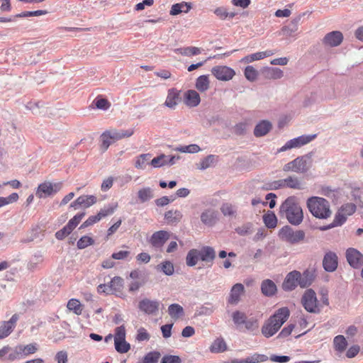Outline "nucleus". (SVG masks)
<instances>
[{"label":"nucleus","instance_id":"obj_1","mask_svg":"<svg viewBox=\"0 0 363 363\" xmlns=\"http://www.w3.org/2000/svg\"><path fill=\"white\" fill-rule=\"evenodd\" d=\"M290 311L287 307L279 308L274 315L270 316L262 327V333L266 337L276 334L281 325L287 320Z\"/></svg>","mask_w":363,"mask_h":363},{"label":"nucleus","instance_id":"obj_2","mask_svg":"<svg viewBox=\"0 0 363 363\" xmlns=\"http://www.w3.org/2000/svg\"><path fill=\"white\" fill-rule=\"evenodd\" d=\"M215 258L214 249L209 246H203L200 250H190L186 257V264L189 267H194L199 261H201L205 263L206 266L210 267L213 265Z\"/></svg>","mask_w":363,"mask_h":363},{"label":"nucleus","instance_id":"obj_3","mask_svg":"<svg viewBox=\"0 0 363 363\" xmlns=\"http://www.w3.org/2000/svg\"><path fill=\"white\" fill-rule=\"evenodd\" d=\"M279 213L292 225H298L303 219V210L293 196L287 198L281 205Z\"/></svg>","mask_w":363,"mask_h":363},{"label":"nucleus","instance_id":"obj_4","mask_svg":"<svg viewBox=\"0 0 363 363\" xmlns=\"http://www.w3.org/2000/svg\"><path fill=\"white\" fill-rule=\"evenodd\" d=\"M312 280V275L308 271L301 274L298 271L294 270L286 275L282 288L285 291H292L298 286L305 288L311 285Z\"/></svg>","mask_w":363,"mask_h":363},{"label":"nucleus","instance_id":"obj_5","mask_svg":"<svg viewBox=\"0 0 363 363\" xmlns=\"http://www.w3.org/2000/svg\"><path fill=\"white\" fill-rule=\"evenodd\" d=\"M306 204L311 213L315 218L327 219L331 216L330 203L325 199L312 196L308 199Z\"/></svg>","mask_w":363,"mask_h":363},{"label":"nucleus","instance_id":"obj_6","mask_svg":"<svg viewBox=\"0 0 363 363\" xmlns=\"http://www.w3.org/2000/svg\"><path fill=\"white\" fill-rule=\"evenodd\" d=\"M134 134V129L117 130L111 128L104 131L100 136L101 149L104 152L115 142L123 138H130Z\"/></svg>","mask_w":363,"mask_h":363},{"label":"nucleus","instance_id":"obj_7","mask_svg":"<svg viewBox=\"0 0 363 363\" xmlns=\"http://www.w3.org/2000/svg\"><path fill=\"white\" fill-rule=\"evenodd\" d=\"M279 238L281 241L290 244H296L302 241L305 238L303 230H294L291 227L286 225L281 228L279 232Z\"/></svg>","mask_w":363,"mask_h":363},{"label":"nucleus","instance_id":"obj_8","mask_svg":"<svg viewBox=\"0 0 363 363\" xmlns=\"http://www.w3.org/2000/svg\"><path fill=\"white\" fill-rule=\"evenodd\" d=\"M62 187V182L52 184L50 182H45L38 185L35 194L36 196L40 199L45 198L56 194L57 192L60 191Z\"/></svg>","mask_w":363,"mask_h":363},{"label":"nucleus","instance_id":"obj_9","mask_svg":"<svg viewBox=\"0 0 363 363\" xmlns=\"http://www.w3.org/2000/svg\"><path fill=\"white\" fill-rule=\"evenodd\" d=\"M301 303L304 308L310 313L319 312L318 302L315 291L312 289H307L302 298Z\"/></svg>","mask_w":363,"mask_h":363},{"label":"nucleus","instance_id":"obj_10","mask_svg":"<svg viewBox=\"0 0 363 363\" xmlns=\"http://www.w3.org/2000/svg\"><path fill=\"white\" fill-rule=\"evenodd\" d=\"M316 134L303 135L298 138L291 139L286 142V143L280 148L279 151L283 152L291 148L301 147V146L305 145L313 141L315 138H316Z\"/></svg>","mask_w":363,"mask_h":363},{"label":"nucleus","instance_id":"obj_11","mask_svg":"<svg viewBox=\"0 0 363 363\" xmlns=\"http://www.w3.org/2000/svg\"><path fill=\"white\" fill-rule=\"evenodd\" d=\"M308 169V166L307 160L304 157H298L293 161L286 164L284 167V171H292L296 173H305Z\"/></svg>","mask_w":363,"mask_h":363},{"label":"nucleus","instance_id":"obj_12","mask_svg":"<svg viewBox=\"0 0 363 363\" xmlns=\"http://www.w3.org/2000/svg\"><path fill=\"white\" fill-rule=\"evenodd\" d=\"M212 74L220 81H229L235 75L233 69L228 66H216L211 69Z\"/></svg>","mask_w":363,"mask_h":363},{"label":"nucleus","instance_id":"obj_13","mask_svg":"<svg viewBox=\"0 0 363 363\" xmlns=\"http://www.w3.org/2000/svg\"><path fill=\"white\" fill-rule=\"evenodd\" d=\"M18 320V315L13 314L9 320L4 321L0 326V340L8 337L13 330Z\"/></svg>","mask_w":363,"mask_h":363},{"label":"nucleus","instance_id":"obj_14","mask_svg":"<svg viewBox=\"0 0 363 363\" xmlns=\"http://www.w3.org/2000/svg\"><path fill=\"white\" fill-rule=\"evenodd\" d=\"M169 233L166 230H159L152 235L149 242L152 247L160 248L169 238Z\"/></svg>","mask_w":363,"mask_h":363},{"label":"nucleus","instance_id":"obj_15","mask_svg":"<svg viewBox=\"0 0 363 363\" xmlns=\"http://www.w3.org/2000/svg\"><path fill=\"white\" fill-rule=\"evenodd\" d=\"M346 257L348 263L354 268H359L363 264V255L354 248L347 250Z\"/></svg>","mask_w":363,"mask_h":363},{"label":"nucleus","instance_id":"obj_16","mask_svg":"<svg viewBox=\"0 0 363 363\" xmlns=\"http://www.w3.org/2000/svg\"><path fill=\"white\" fill-rule=\"evenodd\" d=\"M160 305V303L157 301L144 298L139 302L138 307L145 313L150 315L155 313L159 310Z\"/></svg>","mask_w":363,"mask_h":363},{"label":"nucleus","instance_id":"obj_17","mask_svg":"<svg viewBox=\"0 0 363 363\" xmlns=\"http://www.w3.org/2000/svg\"><path fill=\"white\" fill-rule=\"evenodd\" d=\"M96 197L93 195H84L79 196L70 204V207L77 209L79 206L88 208L96 203Z\"/></svg>","mask_w":363,"mask_h":363},{"label":"nucleus","instance_id":"obj_18","mask_svg":"<svg viewBox=\"0 0 363 363\" xmlns=\"http://www.w3.org/2000/svg\"><path fill=\"white\" fill-rule=\"evenodd\" d=\"M343 40L342 33L340 31H332L323 38L324 44L330 47H336L341 44Z\"/></svg>","mask_w":363,"mask_h":363},{"label":"nucleus","instance_id":"obj_19","mask_svg":"<svg viewBox=\"0 0 363 363\" xmlns=\"http://www.w3.org/2000/svg\"><path fill=\"white\" fill-rule=\"evenodd\" d=\"M304 15L305 13L299 14L298 16L293 18L287 26H284L281 28L283 33L287 36H293L298 30V24Z\"/></svg>","mask_w":363,"mask_h":363},{"label":"nucleus","instance_id":"obj_20","mask_svg":"<svg viewBox=\"0 0 363 363\" xmlns=\"http://www.w3.org/2000/svg\"><path fill=\"white\" fill-rule=\"evenodd\" d=\"M323 265L327 272L335 271L337 267V255L331 252L326 253L323 261Z\"/></svg>","mask_w":363,"mask_h":363},{"label":"nucleus","instance_id":"obj_21","mask_svg":"<svg viewBox=\"0 0 363 363\" xmlns=\"http://www.w3.org/2000/svg\"><path fill=\"white\" fill-rule=\"evenodd\" d=\"M243 293L244 286L242 284H235L230 290L228 303L233 305L237 304Z\"/></svg>","mask_w":363,"mask_h":363},{"label":"nucleus","instance_id":"obj_22","mask_svg":"<svg viewBox=\"0 0 363 363\" xmlns=\"http://www.w3.org/2000/svg\"><path fill=\"white\" fill-rule=\"evenodd\" d=\"M184 101L186 106L189 107L197 106L200 101V96L195 90H188L184 96Z\"/></svg>","mask_w":363,"mask_h":363},{"label":"nucleus","instance_id":"obj_23","mask_svg":"<svg viewBox=\"0 0 363 363\" xmlns=\"http://www.w3.org/2000/svg\"><path fill=\"white\" fill-rule=\"evenodd\" d=\"M274 54V52L270 50L263 52H258L244 57L241 60V62L244 63H250L254 61L262 60L265 57L272 56Z\"/></svg>","mask_w":363,"mask_h":363},{"label":"nucleus","instance_id":"obj_24","mask_svg":"<svg viewBox=\"0 0 363 363\" xmlns=\"http://www.w3.org/2000/svg\"><path fill=\"white\" fill-rule=\"evenodd\" d=\"M17 349L21 355V359L26 357L35 354L38 350V346L37 343H30L28 345H18Z\"/></svg>","mask_w":363,"mask_h":363},{"label":"nucleus","instance_id":"obj_25","mask_svg":"<svg viewBox=\"0 0 363 363\" xmlns=\"http://www.w3.org/2000/svg\"><path fill=\"white\" fill-rule=\"evenodd\" d=\"M262 74L267 79H279L284 76V72L277 67H266L262 70Z\"/></svg>","mask_w":363,"mask_h":363},{"label":"nucleus","instance_id":"obj_26","mask_svg":"<svg viewBox=\"0 0 363 363\" xmlns=\"http://www.w3.org/2000/svg\"><path fill=\"white\" fill-rule=\"evenodd\" d=\"M191 9V4L190 3L182 1L173 4L169 11V14L171 16H177L182 12L188 13Z\"/></svg>","mask_w":363,"mask_h":363},{"label":"nucleus","instance_id":"obj_27","mask_svg":"<svg viewBox=\"0 0 363 363\" xmlns=\"http://www.w3.org/2000/svg\"><path fill=\"white\" fill-rule=\"evenodd\" d=\"M179 99V91L176 89H171L168 91L164 104L170 108H174L177 105Z\"/></svg>","mask_w":363,"mask_h":363},{"label":"nucleus","instance_id":"obj_28","mask_svg":"<svg viewBox=\"0 0 363 363\" xmlns=\"http://www.w3.org/2000/svg\"><path fill=\"white\" fill-rule=\"evenodd\" d=\"M108 288L113 294L118 296L122 293L123 279L120 277H113L108 284Z\"/></svg>","mask_w":363,"mask_h":363},{"label":"nucleus","instance_id":"obj_29","mask_svg":"<svg viewBox=\"0 0 363 363\" xmlns=\"http://www.w3.org/2000/svg\"><path fill=\"white\" fill-rule=\"evenodd\" d=\"M182 213L178 210H169L164 214V219L168 224L179 223L182 218Z\"/></svg>","mask_w":363,"mask_h":363},{"label":"nucleus","instance_id":"obj_30","mask_svg":"<svg viewBox=\"0 0 363 363\" xmlns=\"http://www.w3.org/2000/svg\"><path fill=\"white\" fill-rule=\"evenodd\" d=\"M272 128V124L267 121H262L255 128L254 134L257 137L265 135Z\"/></svg>","mask_w":363,"mask_h":363},{"label":"nucleus","instance_id":"obj_31","mask_svg":"<svg viewBox=\"0 0 363 363\" xmlns=\"http://www.w3.org/2000/svg\"><path fill=\"white\" fill-rule=\"evenodd\" d=\"M174 52L183 56L191 57L201 54V49L199 48L190 46L177 48L174 50Z\"/></svg>","mask_w":363,"mask_h":363},{"label":"nucleus","instance_id":"obj_32","mask_svg":"<svg viewBox=\"0 0 363 363\" xmlns=\"http://www.w3.org/2000/svg\"><path fill=\"white\" fill-rule=\"evenodd\" d=\"M262 292L267 296L274 295L277 291L275 284L270 279H266L262 281L261 286Z\"/></svg>","mask_w":363,"mask_h":363},{"label":"nucleus","instance_id":"obj_33","mask_svg":"<svg viewBox=\"0 0 363 363\" xmlns=\"http://www.w3.org/2000/svg\"><path fill=\"white\" fill-rule=\"evenodd\" d=\"M333 346L338 353L342 354L347 348V342L343 335H339L335 337Z\"/></svg>","mask_w":363,"mask_h":363},{"label":"nucleus","instance_id":"obj_34","mask_svg":"<svg viewBox=\"0 0 363 363\" xmlns=\"http://www.w3.org/2000/svg\"><path fill=\"white\" fill-rule=\"evenodd\" d=\"M168 313L174 320H177L184 315L183 308L178 303L171 304L168 307Z\"/></svg>","mask_w":363,"mask_h":363},{"label":"nucleus","instance_id":"obj_35","mask_svg":"<svg viewBox=\"0 0 363 363\" xmlns=\"http://www.w3.org/2000/svg\"><path fill=\"white\" fill-rule=\"evenodd\" d=\"M347 220V216L340 210L335 214L334 220L331 224L321 228V230H328L334 227L342 225Z\"/></svg>","mask_w":363,"mask_h":363},{"label":"nucleus","instance_id":"obj_36","mask_svg":"<svg viewBox=\"0 0 363 363\" xmlns=\"http://www.w3.org/2000/svg\"><path fill=\"white\" fill-rule=\"evenodd\" d=\"M227 350V345L223 338H217L211 344L210 351L213 353L223 352Z\"/></svg>","mask_w":363,"mask_h":363},{"label":"nucleus","instance_id":"obj_37","mask_svg":"<svg viewBox=\"0 0 363 363\" xmlns=\"http://www.w3.org/2000/svg\"><path fill=\"white\" fill-rule=\"evenodd\" d=\"M67 307L69 311H73L76 315H81L83 311V306L79 301L76 298H71L67 304Z\"/></svg>","mask_w":363,"mask_h":363},{"label":"nucleus","instance_id":"obj_38","mask_svg":"<svg viewBox=\"0 0 363 363\" xmlns=\"http://www.w3.org/2000/svg\"><path fill=\"white\" fill-rule=\"evenodd\" d=\"M286 188L294 189H303V184L302 182L294 176H289L285 179Z\"/></svg>","mask_w":363,"mask_h":363},{"label":"nucleus","instance_id":"obj_39","mask_svg":"<svg viewBox=\"0 0 363 363\" xmlns=\"http://www.w3.org/2000/svg\"><path fill=\"white\" fill-rule=\"evenodd\" d=\"M214 13L220 19L225 20L227 18H233L235 16V12H228L225 7H218L214 10Z\"/></svg>","mask_w":363,"mask_h":363},{"label":"nucleus","instance_id":"obj_40","mask_svg":"<svg viewBox=\"0 0 363 363\" xmlns=\"http://www.w3.org/2000/svg\"><path fill=\"white\" fill-rule=\"evenodd\" d=\"M196 88L200 91H205L209 88V80L207 75H201L197 78Z\"/></svg>","mask_w":363,"mask_h":363},{"label":"nucleus","instance_id":"obj_41","mask_svg":"<svg viewBox=\"0 0 363 363\" xmlns=\"http://www.w3.org/2000/svg\"><path fill=\"white\" fill-rule=\"evenodd\" d=\"M233 323L236 325H240L245 323L247 320V315L244 312L240 311H235L233 312L231 315Z\"/></svg>","mask_w":363,"mask_h":363},{"label":"nucleus","instance_id":"obj_42","mask_svg":"<svg viewBox=\"0 0 363 363\" xmlns=\"http://www.w3.org/2000/svg\"><path fill=\"white\" fill-rule=\"evenodd\" d=\"M150 157H151V155L149 153L142 154V155H139L135 160V168L144 169L146 167L148 160L150 159Z\"/></svg>","mask_w":363,"mask_h":363},{"label":"nucleus","instance_id":"obj_43","mask_svg":"<svg viewBox=\"0 0 363 363\" xmlns=\"http://www.w3.org/2000/svg\"><path fill=\"white\" fill-rule=\"evenodd\" d=\"M117 207H118V204L114 203V204H109L108 206H104L103 208H101V210L98 213L101 219H102L103 218H105L108 216L112 215L116 210Z\"/></svg>","mask_w":363,"mask_h":363},{"label":"nucleus","instance_id":"obj_44","mask_svg":"<svg viewBox=\"0 0 363 363\" xmlns=\"http://www.w3.org/2000/svg\"><path fill=\"white\" fill-rule=\"evenodd\" d=\"M138 198L141 202H145L153 197L152 191L150 188H143L138 191Z\"/></svg>","mask_w":363,"mask_h":363},{"label":"nucleus","instance_id":"obj_45","mask_svg":"<svg viewBox=\"0 0 363 363\" xmlns=\"http://www.w3.org/2000/svg\"><path fill=\"white\" fill-rule=\"evenodd\" d=\"M244 74L247 80L255 82L257 79L258 72L252 66L249 65L245 67Z\"/></svg>","mask_w":363,"mask_h":363},{"label":"nucleus","instance_id":"obj_46","mask_svg":"<svg viewBox=\"0 0 363 363\" xmlns=\"http://www.w3.org/2000/svg\"><path fill=\"white\" fill-rule=\"evenodd\" d=\"M265 225L269 228H274L277 226V219L274 213H268L263 216Z\"/></svg>","mask_w":363,"mask_h":363},{"label":"nucleus","instance_id":"obj_47","mask_svg":"<svg viewBox=\"0 0 363 363\" xmlns=\"http://www.w3.org/2000/svg\"><path fill=\"white\" fill-rule=\"evenodd\" d=\"M115 348L118 352L125 353L130 350V344L124 340H114Z\"/></svg>","mask_w":363,"mask_h":363},{"label":"nucleus","instance_id":"obj_48","mask_svg":"<svg viewBox=\"0 0 363 363\" xmlns=\"http://www.w3.org/2000/svg\"><path fill=\"white\" fill-rule=\"evenodd\" d=\"M94 243V240L92 238L84 235L82 236L77 243V247L79 249H84L88 246L92 245Z\"/></svg>","mask_w":363,"mask_h":363},{"label":"nucleus","instance_id":"obj_49","mask_svg":"<svg viewBox=\"0 0 363 363\" xmlns=\"http://www.w3.org/2000/svg\"><path fill=\"white\" fill-rule=\"evenodd\" d=\"M84 216L85 213H80L75 215L72 219L69 220L66 225L72 231L81 222Z\"/></svg>","mask_w":363,"mask_h":363},{"label":"nucleus","instance_id":"obj_50","mask_svg":"<svg viewBox=\"0 0 363 363\" xmlns=\"http://www.w3.org/2000/svg\"><path fill=\"white\" fill-rule=\"evenodd\" d=\"M158 267H160L161 270L164 272V274L168 276L173 274L174 272V265L169 261H164L162 262L161 264L159 265Z\"/></svg>","mask_w":363,"mask_h":363},{"label":"nucleus","instance_id":"obj_51","mask_svg":"<svg viewBox=\"0 0 363 363\" xmlns=\"http://www.w3.org/2000/svg\"><path fill=\"white\" fill-rule=\"evenodd\" d=\"M48 13L46 10H37L33 11H24L21 13L16 14L15 16L16 18H25L30 16H39L42 15H45Z\"/></svg>","mask_w":363,"mask_h":363},{"label":"nucleus","instance_id":"obj_52","mask_svg":"<svg viewBox=\"0 0 363 363\" xmlns=\"http://www.w3.org/2000/svg\"><path fill=\"white\" fill-rule=\"evenodd\" d=\"M160 357V352H150L144 357L143 363H157Z\"/></svg>","mask_w":363,"mask_h":363},{"label":"nucleus","instance_id":"obj_53","mask_svg":"<svg viewBox=\"0 0 363 363\" xmlns=\"http://www.w3.org/2000/svg\"><path fill=\"white\" fill-rule=\"evenodd\" d=\"M215 155H208L200 162L199 168L200 169H206L208 168L215 162Z\"/></svg>","mask_w":363,"mask_h":363},{"label":"nucleus","instance_id":"obj_54","mask_svg":"<svg viewBox=\"0 0 363 363\" xmlns=\"http://www.w3.org/2000/svg\"><path fill=\"white\" fill-rule=\"evenodd\" d=\"M177 150L181 152L196 153L201 150V148L196 144H191L189 145L181 146L177 147Z\"/></svg>","mask_w":363,"mask_h":363},{"label":"nucleus","instance_id":"obj_55","mask_svg":"<svg viewBox=\"0 0 363 363\" xmlns=\"http://www.w3.org/2000/svg\"><path fill=\"white\" fill-rule=\"evenodd\" d=\"M18 199V195L17 193H13L8 197H0V208L13 202H16Z\"/></svg>","mask_w":363,"mask_h":363},{"label":"nucleus","instance_id":"obj_56","mask_svg":"<svg viewBox=\"0 0 363 363\" xmlns=\"http://www.w3.org/2000/svg\"><path fill=\"white\" fill-rule=\"evenodd\" d=\"M101 220V219L99 213H97L95 216H91L81 225L79 228H87V227L92 225L94 223L99 222Z\"/></svg>","mask_w":363,"mask_h":363},{"label":"nucleus","instance_id":"obj_57","mask_svg":"<svg viewBox=\"0 0 363 363\" xmlns=\"http://www.w3.org/2000/svg\"><path fill=\"white\" fill-rule=\"evenodd\" d=\"M268 186H269L267 187V189H271V190H277L279 189L286 188V180H285V179H284L274 181V182L269 183L268 184Z\"/></svg>","mask_w":363,"mask_h":363},{"label":"nucleus","instance_id":"obj_58","mask_svg":"<svg viewBox=\"0 0 363 363\" xmlns=\"http://www.w3.org/2000/svg\"><path fill=\"white\" fill-rule=\"evenodd\" d=\"M220 211L225 216H233L235 212L234 206L229 203H223Z\"/></svg>","mask_w":363,"mask_h":363},{"label":"nucleus","instance_id":"obj_59","mask_svg":"<svg viewBox=\"0 0 363 363\" xmlns=\"http://www.w3.org/2000/svg\"><path fill=\"white\" fill-rule=\"evenodd\" d=\"M72 231L68 228L67 225L64 226L61 230H58L55 233V238L57 240H62L67 235H69Z\"/></svg>","mask_w":363,"mask_h":363},{"label":"nucleus","instance_id":"obj_60","mask_svg":"<svg viewBox=\"0 0 363 363\" xmlns=\"http://www.w3.org/2000/svg\"><path fill=\"white\" fill-rule=\"evenodd\" d=\"M125 339V328L123 325L117 327L115 330L114 340H124Z\"/></svg>","mask_w":363,"mask_h":363},{"label":"nucleus","instance_id":"obj_61","mask_svg":"<svg viewBox=\"0 0 363 363\" xmlns=\"http://www.w3.org/2000/svg\"><path fill=\"white\" fill-rule=\"evenodd\" d=\"M96 106L99 109L107 110L111 106L110 102L106 99H96Z\"/></svg>","mask_w":363,"mask_h":363},{"label":"nucleus","instance_id":"obj_62","mask_svg":"<svg viewBox=\"0 0 363 363\" xmlns=\"http://www.w3.org/2000/svg\"><path fill=\"white\" fill-rule=\"evenodd\" d=\"M130 255V252L128 250H120L112 254V259H126Z\"/></svg>","mask_w":363,"mask_h":363},{"label":"nucleus","instance_id":"obj_63","mask_svg":"<svg viewBox=\"0 0 363 363\" xmlns=\"http://www.w3.org/2000/svg\"><path fill=\"white\" fill-rule=\"evenodd\" d=\"M55 360L57 363H67L68 355L66 351H60L55 355Z\"/></svg>","mask_w":363,"mask_h":363},{"label":"nucleus","instance_id":"obj_64","mask_svg":"<svg viewBox=\"0 0 363 363\" xmlns=\"http://www.w3.org/2000/svg\"><path fill=\"white\" fill-rule=\"evenodd\" d=\"M161 363H181V359L175 355L164 356Z\"/></svg>","mask_w":363,"mask_h":363}]
</instances>
